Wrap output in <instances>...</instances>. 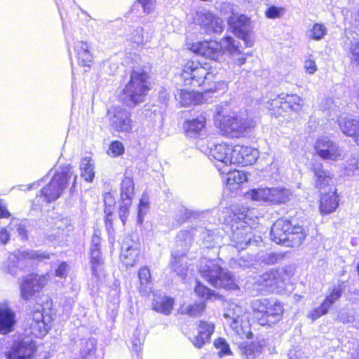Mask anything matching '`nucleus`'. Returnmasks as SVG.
I'll use <instances>...</instances> for the list:
<instances>
[{
    "label": "nucleus",
    "instance_id": "obj_1",
    "mask_svg": "<svg viewBox=\"0 0 359 359\" xmlns=\"http://www.w3.org/2000/svg\"><path fill=\"white\" fill-rule=\"evenodd\" d=\"M77 176L74 174L72 167L69 165L62 166L53 175L50 182L41 190V194L37 195L34 201V205L42 207L43 205L57 200L67 188L72 179L71 191L75 187Z\"/></svg>",
    "mask_w": 359,
    "mask_h": 359
},
{
    "label": "nucleus",
    "instance_id": "obj_2",
    "mask_svg": "<svg viewBox=\"0 0 359 359\" xmlns=\"http://www.w3.org/2000/svg\"><path fill=\"white\" fill-rule=\"evenodd\" d=\"M271 236V239L277 244L294 248L302 243L306 237V232L303 227L294 221L281 218L272 226Z\"/></svg>",
    "mask_w": 359,
    "mask_h": 359
},
{
    "label": "nucleus",
    "instance_id": "obj_3",
    "mask_svg": "<svg viewBox=\"0 0 359 359\" xmlns=\"http://www.w3.org/2000/svg\"><path fill=\"white\" fill-rule=\"evenodd\" d=\"M219 260L203 258L200 261L199 271L209 283L215 287L237 290L235 278L229 271L221 267Z\"/></svg>",
    "mask_w": 359,
    "mask_h": 359
},
{
    "label": "nucleus",
    "instance_id": "obj_4",
    "mask_svg": "<svg viewBox=\"0 0 359 359\" xmlns=\"http://www.w3.org/2000/svg\"><path fill=\"white\" fill-rule=\"evenodd\" d=\"M257 120L247 111L223 116L220 120L221 130L231 137H241L251 132L256 126Z\"/></svg>",
    "mask_w": 359,
    "mask_h": 359
},
{
    "label": "nucleus",
    "instance_id": "obj_5",
    "mask_svg": "<svg viewBox=\"0 0 359 359\" xmlns=\"http://www.w3.org/2000/svg\"><path fill=\"white\" fill-rule=\"evenodd\" d=\"M247 212L245 209L241 214L234 212L231 222L230 238L232 245L238 250L245 249L252 242L258 243L260 241L259 236H254L251 226L248 224Z\"/></svg>",
    "mask_w": 359,
    "mask_h": 359
},
{
    "label": "nucleus",
    "instance_id": "obj_6",
    "mask_svg": "<svg viewBox=\"0 0 359 359\" xmlns=\"http://www.w3.org/2000/svg\"><path fill=\"white\" fill-rule=\"evenodd\" d=\"M251 308L261 325H271L278 323L282 319L284 312L281 302L268 298L252 300Z\"/></svg>",
    "mask_w": 359,
    "mask_h": 359
},
{
    "label": "nucleus",
    "instance_id": "obj_7",
    "mask_svg": "<svg viewBox=\"0 0 359 359\" xmlns=\"http://www.w3.org/2000/svg\"><path fill=\"white\" fill-rule=\"evenodd\" d=\"M148 79L147 73L142 69H134L131 72L130 81L123 90L127 103L137 104L144 102L149 90Z\"/></svg>",
    "mask_w": 359,
    "mask_h": 359
},
{
    "label": "nucleus",
    "instance_id": "obj_8",
    "mask_svg": "<svg viewBox=\"0 0 359 359\" xmlns=\"http://www.w3.org/2000/svg\"><path fill=\"white\" fill-rule=\"evenodd\" d=\"M180 77L184 85L197 87L206 84L210 86L215 76L209 64L201 65L198 62L189 60L183 66Z\"/></svg>",
    "mask_w": 359,
    "mask_h": 359
},
{
    "label": "nucleus",
    "instance_id": "obj_9",
    "mask_svg": "<svg viewBox=\"0 0 359 359\" xmlns=\"http://www.w3.org/2000/svg\"><path fill=\"white\" fill-rule=\"evenodd\" d=\"M224 317L235 334L240 338H252V333L244 309L235 303H230L226 307Z\"/></svg>",
    "mask_w": 359,
    "mask_h": 359
},
{
    "label": "nucleus",
    "instance_id": "obj_10",
    "mask_svg": "<svg viewBox=\"0 0 359 359\" xmlns=\"http://www.w3.org/2000/svg\"><path fill=\"white\" fill-rule=\"evenodd\" d=\"M192 238L193 235L188 231H181L177 237V248H181L182 250L176 249L172 252L170 267L180 277H184L186 274L187 267L185 255Z\"/></svg>",
    "mask_w": 359,
    "mask_h": 359
},
{
    "label": "nucleus",
    "instance_id": "obj_11",
    "mask_svg": "<svg viewBox=\"0 0 359 359\" xmlns=\"http://www.w3.org/2000/svg\"><path fill=\"white\" fill-rule=\"evenodd\" d=\"M34 351V345L29 342L8 338L0 339V354L6 359H30Z\"/></svg>",
    "mask_w": 359,
    "mask_h": 359
},
{
    "label": "nucleus",
    "instance_id": "obj_12",
    "mask_svg": "<svg viewBox=\"0 0 359 359\" xmlns=\"http://www.w3.org/2000/svg\"><path fill=\"white\" fill-rule=\"evenodd\" d=\"M253 201H264L271 204H282L289 201L292 191L286 188L254 189L246 194Z\"/></svg>",
    "mask_w": 359,
    "mask_h": 359
},
{
    "label": "nucleus",
    "instance_id": "obj_13",
    "mask_svg": "<svg viewBox=\"0 0 359 359\" xmlns=\"http://www.w3.org/2000/svg\"><path fill=\"white\" fill-rule=\"evenodd\" d=\"M52 320L51 315L49 313L45 314L42 306L39 305L28 319L29 328L27 331L36 337H43L50 328Z\"/></svg>",
    "mask_w": 359,
    "mask_h": 359
},
{
    "label": "nucleus",
    "instance_id": "obj_14",
    "mask_svg": "<svg viewBox=\"0 0 359 359\" xmlns=\"http://www.w3.org/2000/svg\"><path fill=\"white\" fill-rule=\"evenodd\" d=\"M109 125L118 133H130L133 130V121L130 113L120 107H114L108 110Z\"/></svg>",
    "mask_w": 359,
    "mask_h": 359
},
{
    "label": "nucleus",
    "instance_id": "obj_15",
    "mask_svg": "<svg viewBox=\"0 0 359 359\" xmlns=\"http://www.w3.org/2000/svg\"><path fill=\"white\" fill-rule=\"evenodd\" d=\"M48 278L46 275L29 274L23 278L20 283L21 298L25 301L32 299L47 285Z\"/></svg>",
    "mask_w": 359,
    "mask_h": 359
},
{
    "label": "nucleus",
    "instance_id": "obj_16",
    "mask_svg": "<svg viewBox=\"0 0 359 359\" xmlns=\"http://www.w3.org/2000/svg\"><path fill=\"white\" fill-rule=\"evenodd\" d=\"M229 26L233 29L235 34L242 39L248 47L254 44L250 37V20L244 15L233 13L228 20Z\"/></svg>",
    "mask_w": 359,
    "mask_h": 359
},
{
    "label": "nucleus",
    "instance_id": "obj_17",
    "mask_svg": "<svg viewBox=\"0 0 359 359\" xmlns=\"http://www.w3.org/2000/svg\"><path fill=\"white\" fill-rule=\"evenodd\" d=\"M195 21L206 34H221L224 29L223 20L206 10L198 12Z\"/></svg>",
    "mask_w": 359,
    "mask_h": 359
},
{
    "label": "nucleus",
    "instance_id": "obj_18",
    "mask_svg": "<svg viewBox=\"0 0 359 359\" xmlns=\"http://www.w3.org/2000/svg\"><path fill=\"white\" fill-rule=\"evenodd\" d=\"M197 146L200 147L203 152H206L209 149L210 157L217 161L218 163L217 165H219L220 167L226 168L233 164V161H231V158L233 147L221 143L215 144L214 147L208 146L205 149L203 148L200 142H197Z\"/></svg>",
    "mask_w": 359,
    "mask_h": 359
},
{
    "label": "nucleus",
    "instance_id": "obj_19",
    "mask_svg": "<svg viewBox=\"0 0 359 359\" xmlns=\"http://www.w3.org/2000/svg\"><path fill=\"white\" fill-rule=\"evenodd\" d=\"M50 255L46 252L41 251H21L12 253L9 255L7 261V271L11 275L16 274V268L20 261L24 259H36L42 261L46 259H50Z\"/></svg>",
    "mask_w": 359,
    "mask_h": 359
},
{
    "label": "nucleus",
    "instance_id": "obj_20",
    "mask_svg": "<svg viewBox=\"0 0 359 359\" xmlns=\"http://www.w3.org/2000/svg\"><path fill=\"white\" fill-rule=\"evenodd\" d=\"M258 156L259 151L257 149L238 144L233 146L231 161H233V164L246 166L255 163Z\"/></svg>",
    "mask_w": 359,
    "mask_h": 359
},
{
    "label": "nucleus",
    "instance_id": "obj_21",
    "mask_svg": "<svg viewBox=\"0 0 359 359\" xmlns=\"http://www.w3.org/2000/svg\"><path fill=\"white\" fill-rule=\"evenodd\" d=\"M187 46L194 53L211 60H218L222 55L220 45L216 41H198L188 43Z\"/></svg>",
    "mask_w": 359,
    "mask_h": 359
},
{
    "label": "nucleus",
    "instance_id": "obj_22",
    "mask_svg": "<svg viewBox=\"0 0 359 359\" xmlns=\"http://www.w3.org/2000/svg\"><path fill=\"white\" fill-rule=\"evenodd\" d=\"M315 149L323 159L337 161L342 156L341 149L327 137H320L316 142Z\"/></svg>",
    "mask_w": 359,
    "mask_h": 359
},
{
    "label": "nucleus",
    "instance_id": "obj_23",
    "mask_svg": "<svg viewBox=\"0 0 359 359\" xmlns=\"http://www.w3.org/2000/svg\"><path fill=\"white\" fill-rule=\"evenodd\" d=\"M216 167L222 175H225L223 181L230 190L237 189L241 184L248 180L246 173L243 171L231 170L229 167L222 168L219 165H216Z\"/></svg>",
    "mask_w": 359,
    "mask_h": 359
},
{
    "label": "nucleus",
    "instance_id": "obj_24",
    "mask_svg": "<svg viewBox=\"0 0 359 359\" xmlns=\"http://www.w3.org/2000/svg\"><path fill=\"white\" fill-rule=\"evenodd\" d=\"M206 119L203 115L186 120L183 123V130L187 137L197 138L205 135Z\"/></svg>",
    "mask_w": 359,
    "mask_h": 359
},
{
    "label": "nucleus",
    "instance_id": "obj_25",
    "mask_svg": "<svg viewBox=\"0 0 359 359\" xmlns=\"http://www.w3.org/2000/svg\"><path fill=\"white\" fill-rule=\"evenodd\" d=\"M73 230L72 222L68 218H61L54 222L51 231L47 233L50 241H62Z\"/></svg>",
    "mask_w": 359,
    "mask_h": 359
},
{
    "label": "nucleus",
    "instance_id": "obj_26",
    "mask_svg": "<svg viewBox=\"0 0 359 359\" xmlns=\"http://www.w3.org/2000/svg\"><path fill=\"white\" fill-rule=\"evenodd\" d=\"M214 330L215 324L213 323L200 321L198 334L191 340L194 346L201 348L205 343L209 342Z\"/></svg>",
    "mask_w": 359,
    "mask_h": 359
},
{
    "label": "nucleus",
    "instance_id": "obj_27",
    "mask_svg": "<svg viewBox=\"0 0 359 359\" xmlns=\"http://www.w3.org/2000/svg\"><path fill=\"white\" fill-rule=\"evenodd\" d=\"M15 323V312L7 304H0V332L3 334L11 332Z\"/></svg>",
    "mask_w": 359,
    "mask_h": 359
},
{
    "label": "nucleus",
    "instance_id": "obj_28",
    "mask_svg": "<svg viewBox=\"0 0 359 359\" xmlns=\"http://www.w3.org/2000/svg\"><path fill=\"white\" fill-rule=\"evenodd\" d=\"M140 254L138 245L133 241L129 244L125 241L121 248V260L126 266H133L137 262Z\"/></svg>",
    "mask_w": 359,
    "mask_h": 359
},
{
    "label": "nucleus",
    "instance_id": "obj_29",
    "mask_svg": "<svg viewBox=\"0 0 359 359\" xmlns=\"http://www.w3.org/2000/svg\"><path fill=\"white\" fill-rule=\"evenodd\" d=\"M175 96L182 107L198 104L203 100V95L201 93L184 89H177Z\"/></svg>",
    "mask_w": 359,
    "mask_h": 359
},
{
    "label": "nucleus",
    "instance_id": "obj_30",
    "mask_svg": "<svg viewBox=\"0 0 359 359\" xmlns=\"http://www.w3.org/2000/svg\"><path fill=\"white\" fill-rule=\"evenodd\" d=\"M340 129L348 136H355V142L359 145V121L348 116H341L339 119Z\"/></svg>",
    "mask_w": 359,
    "mask_h": 359
},
{
    "label": "nucleus",
    "instance_id": "obj_31",
    "mask_svg": "<svg viewBox=\"0 0 359 359\" xmlns=\"http://www.w3.org/2000/svg\"><path fill=\"white\" fill-rule=\"evenodd\" d=\"M312 170L315 176L316 187L318 189H325L332 182V175L329 171L323 169L321 163L313 164Z\"/></svg>",
    "mask_w": 359,
    "mask_h": 359
},
{
    "label": "nucleus",
    "instance_id": "obj_32",
    "mask_svg": "<svg viewBox=\"0 0 359 359\" xmlns=\"http://www.w3.org/2000/svg\"><path fill=\"white\" fill-rule=\"evenodd\" d=\"M74 51L76 55L78 64L80 66L90 67L93 61V56L89 50L88 43L83 41L76 42Z\"/></svg>",
    "mask_w": 359,
    "mask_h": 359
},
{
    "label": "nucleus",
    "instance_id": "obj_33",
    "mask_svg": "<svg viewBox=\"0 0 359 359\" xmlns=\"http://www.w3.org/2000/svg\"><path fill=\"white\" fill-rule=\"evenodd\" d=\"M339 205L338 197L334 191L331 194H323L320 198V210L323 214H329L336 210Z\"/></svg>",
    "mask_w": 359,
    "mask_h": 359
},
{
    "label": "nucleus",
    "instance_id": "obj_34",
    "mask_svg": "<svg viewBox=\"0 0 359 359\" xmlns=\"http://www.w3.org/2000/svg\"><path fill=\"white\" fill-rule=\"evenodd\" d=\"M173 305L174 299L167 296L156 297L153 302L154 309L165 315H169L171 313Z\"/></svg>",
    "mask_w": 359,
    "mask_h": 359
},
{
    "label": "nucleus",
    "instance_id": "obj_35",
    "mask_svg": "<svg viewBox=\"0 0 359 359\" xmlns=\"http://www.w3.org/2000/svg\"><path fill=\"white\" fill-rule=\"evenodd\" d=\"M240 350L246 359H255L262 353V345L259 342L243 343L240 345Z\"/></svg>",
    "mask_w": 359,
    "mask_h": 359
},
{
    "label": "nucleus",
    "instance_id": "obj_36",
    "mask_svg": "<svg viewBox=\"0 0 359 359\" xmlns=\"http://www.w3.org/2000/svg\"><path fill=\"white\" fill-rule=\"evenodd\" d=\"M94 168L95 165L91 157H84L80 163L81 177L86 182H93L95 177Z\"/></svg>",
    "mask_w": 359,
    "mask_h": 359
},
{
    "label": "nucleus",
    "instance_id": "obj_37",
    "mask_svg": "<svg viewBox=\"0 0 359 359\" xmlns=\"http://www.w3.org/2000/svg\"><path fill=\"white\" fill-rule=\"evenodd\" d=\"M97 346V340L95 338L90 337L82 339L79 342L80 355L83 359H88L95 353Z\"/></svg>",
    "mask_w": 359,
    "mask_h": 359
},
{
    "label": "nucleus",
    "instance_id": "obj_38",
    "mask_svg": "<svg viewBox=\"0 0 359 359\" xmlns=\"http://www.w3.org/2000/svg\"><path fill=\"white\" fill-rule=\"evenodd\" d=\"M345 288V282L341 280L338 281L336 285H333L330 292V294L326 297L323 302L326 304L329 308H330L331 306L341 297Z\"/></svg>",
    "mask_w": 359,
    "mask_h": 359
},
{
    "label": "nucleus",
    "instance_id": "obj_39",
    "mask_svg": "<svg viewBox=\"0 0 359 359\" xmlns=\"http://www.w3.org/2000/svg\"><path fill=\"white\" fill-rule=\"evenodd\" d=\"M135 185L133 180L130 177H125L121 184V199L127 200V203H132L134 194Z\"/></svg>",
    "mask_w": 359,
    "mask_h": 359
},
{
    "label": "nucleus",
    "instance_id": "obj_40",
    "mask_svg": "<svg viewBox=\"0 0 359 359\" xmlns=\"http://www.w3.org/2000/svg\"><path fill=\"white\" fill-rule=\"evenodd\" d=\"M284 99V107L291 109L294 111H299L304 105V100L297 95L284 94L280 97Z\"/></svg>",
    "mask_w": 359,
    "mask_h": 359
},
{
    "label": "nucleus",
    "instance_id": "obj_41",
    "mask_svg": "<svg viewBox=\"0 0 359 359\" xmlns=\"http://www.w3.org/2000/svg\"><path fill=\"white\" fill-rule=\"evenodd\" d=\"M278 273L276 271H271L259 276L257 282L263 287H272L278 284Z\"/></svg>",
    "mask_w": 359,
    "mask_h": 359
},
{
    "label": "nucleus",
    "instance_id": "obj_42",
    "mask_svg": "<svg viewBox=\"0 0 359 359\" xmlns=\"http://www.w3.org/2000/svg\"><path fill=\"white\" fill-rule=\"evenodd\" d=\"M327 28L320 23H315L306 32V36L309 39L320 41L327 34Z\"/></svg>",
    "mask_w": 359,
    "mask_h": 359
},
{
    "label": "nucleus",
    "instance_id": "obj_43",
    "mask_svg": "<svg viewBox=\"0 0 359 359\" xmlns=\"http://www.w3.org/2000/svg\"><path fill=\"white\" fill-rule=\"evenodd\" d=\"M205 307L206 306L204 302L195 303L185 307H182L180 312L182 314H186L191 317H197L203 314Z\"/></svg>",
    "mask_w": 359,
    "mask_h": 359
},
{
    "label": "nucleus",
    "instance_id": "obj_44",
    "mask_svg": "<svg viewBox=\"0 0 359 359\" xmlns=\"http://www.w3.org/2000/svg\"><path fill=\"white\" fill-rule=\"evenodd\" d=\"M219 44L220 45L221 53H226L229 55L239 48L236 40L229 36L224 37Z\"/></svg>",
    "mask_w": 359,
    "mask_h": 359
},
{
    "label": "nucleus",
    "instance_id": "obj_45",
    "mask_svg": "<svg viewBox=\"0 0 359 359\" xmlns=\"http://www.w3.org/2000/svg\"><path fill=\"white\" fill-rule=\"evenodd\" d=\"M90 254L93 273L97 276L100 266L103 264L100 248H90Z\"/></svg>",
    "mask_w": 359,
    "mask_h": 359
},
{
    "label": "nucleus",
    "instance_id": "obj_46",
    "mask_svg": "<svg viewBox=\"0 0 359 359\" xmlns=\"http://www.w3.org/2000/svg\"><path fill=\"white\" fill-rule=\"evenodd\" d=\"M215 348L218 350V355L219 358L229 356L232 355L229 344L223 338H218L214 342Z\"/></svg>",
    "mask_w": 359,
    "mask_h": 359
},
{
    "label": "nucleus",
    "instance_id": "obj_47",
    "mask_svg": "<svg viewBox=\"0 0 359 359\" xmlns=\"http://www.w3.org/2000/svg\"><path fill=\"white\" fill-rule=\"evenodd\" d=\"M138 277L140 283V291H146L148 287V285L151 282V273L149 269L147 267L141 268L138 273Z\"/></svg>",
    "mask_w": 359,
    "mask_h": 359
},
{
    "label": "nucleus",
    "instance_id": "obj_48",
    "mask_svg": "<svg viewBox=\"0 0 359 359\" xmlns=\"http://www.w3.org/2000/svg\"><path fill=\"white\" fill-rule=\"evenodd\" d=\"M348 55L351 63L359 65V40L351 42L348 48Z\"/></svg>",
    "mask_w": 359,
    "mask_h": 359
},
{
    "label": "nucleus",
    "instance_id": "obj_49",
    "mask_svg": "<svg viewBox=\"0 0 359 359\" xmlns=\"http://www.w3.org/2000/svg\"><path fill=\"white\" fill-rule=\"evenodd\" d=\"M130 40L132 43L136 45H141L149 40L148 36H144L143 34V28L141 27H136L134 29L131 33V36L130 37Z\"/></svg>",
    "mask_w": 359,
    "mask_h": 359
},
{
    "label": "nucleus",
    "instance_id": "obj_50",
    "mask_svg": "<svg viewBox=\"0 0 359 359\" xmlns=\"http://www.w3.org/2000/svg\"><path fill=\"white\" fill-rule=\"evenodd\" d=\"M329 309L330 308L326 305V304L323 302L318 307L311 310L307 313V317L312 321H314L322 316L325 315L328 312Z\"/></svg>",
    "mask_w": 359,
    "mask_h": 359
},
{
    "label": "nucleus",
    "instance_id": "obj_51",
    "mask_svg": "<svg viewBox=\"0 0 359 359\" xmlns=\"http://www.w3.org/2000/svg\"><path fill=\"white\" fill-rule=\"evenodd\" d=\"M195 292L203 299H210L212 297L216 296L214 291H211L209 288L199 283H197L195 287Z\"/></svg>",
    "mask_w": 359,
    "mask_h": 359
},
{
    "label": "nucleus",
    "instance_id": "obj_52",
    "mask_svg": "<svg viewBox=\"0 0 359 359\" xmlns=\"http://www.w3.org/2000/svg\"><path fill=\"white\" fill-rule=\"evenodd\" d=\"M124 150V146L122 142L119 141H114L111 143L109 147L108 154L113 157H116L123 154Z\"/></svg>",
    "mask_w": 359,
    "mask_h": 359
},
{
    "label": "nucleus",
    "instance_id": "obj_53",
    "mask_svg": "<svg viewBox=\"0 0 359 359\" xmlns=\"http://www.w3.org/2000/svg\"><path fill=\"white\" fill-rule=\"evenodd\" d=\"M149 210V201L146 197H142L140 201L139 208H138V215H137V222L140 224H142L143 222V219L144 215L147 214Z\"/></svg>",
    "mask_w": 359,
    "mask_h": 359
},
{
    "label": "nucleus",
    "instance_id": "obj_54",
    "mask_svg": "<svg viewBox=\"0 0 359 359\" xmlns=\"http://www.w3.org/2000/svg\"><path fill=\"white\" fill-rule=\"evenodd\" d=\"M229 56L231 62L238 66L243 65L246 61V54L241 51L239 48L233 52Z\"/></svg>",
    "mask_w": 359,
    "mask_h": 359
},
{
    "label": "nucleus",
    "instance_id": "obj_55",
    "mask_svg": "<svg viewBox=\"0 0 359 359\" xmlns=\"http://www.w3.org/2000/svg\"><path fill=\"white\" fill-rule=\"evenodd\" d=\"M121 201L122 202L119 208V217L122 222L125 224L129 214V208L131 205V203H128V204L127 200H121Z\"/></svg>",
    "mask_w": 359,
    "mask_h": 359
},
{
    "label": "nucleus",
    "instance_id": "obj_56",
    "mask_svg": "<svg viewBox=\"0 0 359 359\" xmlns=\"http://www.w3.org/2000/svg\"><path fill=\"white\" fill-rule=\"evenodd\" d=\"M284 95L283 93L278 95L274 99H271V102H269L270 104V109L272 110H278V109H283V110H287V107H284V99H282L280 97Z\"/></svg>",
    "mask_w": 359,
    "mask_h": 359
},
{
    "label": "nucleus",
    "instance_id": "obj_57",
    "mask_svg": "<svg viewBox=\"0 0 359 359\" xmlns=\"http://www.w3.org/2000/svg\"><path fill=\"white\" fill-rule=\"evenodd\" d=\"M177 214L179 215L178 221L180 222H184L186 219L193 217L195 215L194 212L188 210L183 205L179 207Z\"/></svg>",
    "mask_w": 359,
    "mask_h": 359
},
{
    "label": "nucleus",
    "instance_id": "obj_58",
    "mask_svg": "<svg viewBox=\"0 0 359 359\" xmlns=\"http://www.w3.org/2000/svg\"><path fill=\"white\" fill-rule=\"evenodd\" d=\"M13 221H11L10 225L6 227L1 228L0 230V243L5 245L10 241V230L12 229L11 226L13 224Z\"/></svg>",
    "mask_w": 359,
    "mask_h": 359
},
{
    "label": "nucleus",
    "instance_id": "obj_59",
    "mask_svg": "<svg viewBox=\"0 0 359 359\" xmlns=\"http://www.w3.org/2000/svg\"><path fill=\"white\" fill-rule=\"evenodd\" d=\"M280 258V255L275 252H269L262 256V261L266 264H273Z\"/></svg>",
    "mask_w": 359,
    "mask_h": 359
},
{
    "label": "nucleus",
    "instance_id": "obj_60",
    "mask_svg": "<svg viewBox=\"0 0 359 359\" xmlns=\"http://www.w3.org/2000/svg\"><path fill=\"white\" fill-rule=\"evenodd\" d=\"M283 12V8L276 6L269 7L265 12L266 16L268 18L274 19L279 18Z\"/></svg>",
    "mask_w": 359,
    "mask_h": 359
},
{
    "label": "nucleus",
    "instance_id": "obj_61",
    "mask_svg": "<svg viewBox=\"0 0 359 359\" xmlns=\"http://www.w3.org/2000/svg\"><path fill=\"white\" fill-rule=\"evenodd\" d=\"M142 5L144 13H151L155 7L156 0H137Z\"/></svg>",
    "mask_w": 359,
    "mask_h": 359
},
{
    "label": "nucleus",
    "instance_id": "obj_62",
    "mask_svg": "<svg viewBox=\"0 0 359 359\" xmlns=\"http://www.w3.org/2000/svg\"><path fill=\"white\" fill-rule=\"evenodd\" d=\"M69 271L68 265L66 262L61 263L55 270V276L60 278H65Z\"/></svg>",
    "mask_w": 359,
    "mask_h": 359
},
{
    "label": "nucleus",
    "instance_id": "obj_63",
    "mask_svg": "<svg viewBox=\"0 0 359 359\" xmlns=\"http://www.w3.org/2000/svg\"><path fill=\"white\" fill-rule=\"evenodd\" d=\"M304 69L310 74H314L317 71V66L314 60L308 59L304 62Z\"/></svg>",
    "mask_w": 359,
    "mask_h": 359
},
{
    "label": "nucleus",
    "instance_id": "obj_64",
    "mask_svg": "<svg viewBox=\"0 0 359 359\" xmlns=\"http://www.w3.org/2000/svg\"><path fill=\"white\" fill-rule=\"evenodd\" d=\"M289 359H302V352L300 350L293 348L289 351Z\"/></svg>",
    "mask_w": 359,
    "mask_h": 359
}]
</instances>
